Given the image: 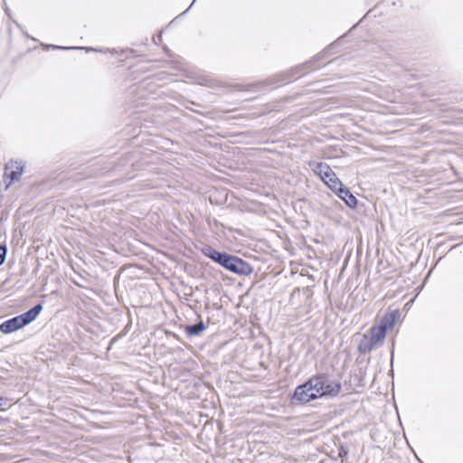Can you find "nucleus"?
<instances>
[{"label":"nucleus","instance_id":"nucleus-19","mask_svg":"<svg viewBox=\"0 0 463 463\" xmlns=\"http://www.w3.org/2000/svg\"><path fill=\"white\" fill-rule=\"evenodd\" d=\"M5 5H6V4H5ZM5 13L9 15V12H10V10H9V8H8L7 6H5Z\"/></svg>","mask_w":463,"mask_h":463},{"label":"nucleus","instance_id":"nucleus-7","mask_svg":"<svg viewBox=\"0 0 463 463\" xmlns=\"http://www.w3.org/2000/svg\"><path fill=\"white\" fill-rule=\"evenodd\" d=\"M24 172V165L22 162H8L5 166L4 179L6 183V188L14 181H17Z\"/></svg>","mask_w":463,"mask_h":463},{"label":"nucleus","instance_id":"nucleus-11","mask_svg":"<svg viewBox=\"0 0 463 463\" xmlns=\"http://www.w3.org/2000/svg\"><path fill=\"white\" fill-rule=\"evenodd\" d=\"M205 323L200 319L196 323L187 326L184 332L188 337L198 336L206 329Z\"/></svg>","mask_w":463,"mask_h":463},{"label":"nucleus","instance_id":"nucleus-2","mask_svg":"<svg viewBox=\"0 0 463 463\" xmlns=\"http://www.w3.org/2000/svg\"><path fill=\"white\" fill-rule=\"evenodd\" d=\"M334 46L329 45L317 55L314 56L310 61H307L302 64H299L290 70V71L275 75L270 77L263 81H259L256 85H264L269 86L272 84H285L286 82L292 81L295 79H298L299 76L298 74H305L307 71L316 70L317 68V62L329 57L331 54V50Z\"/></svg>","mask_w":463,"mask_h":463},{"label":"nucleus","instance_id":"nucleus-12","mask_svg":"<svg viewBox=\"0 0 463 463\" xmlns=\"http://www.w3.org/2000/svg\"><path fill=\"white\" fill-rule=\"evenodd\" d=\"M377 347L378 345H376L368 336L364 335L358 345L357 350L360 354H366Z\"/></svg>","mask_w":463,"mask_h":463},{"label":"nucleus","instance_id":"nucleus-15","mask_svg":"<svg viewBox=\"0 0 463 463\" xmlns=\"http://www.w3.org/2000/svg\"><path fill=\"white\" fill-rule=\"evenodd\" d=\"M7 253V247L4 244H0V266L5 262Z\"/></svg>","mask_w":463,"mask_h":463},{"label":"nucleus","instance_id":"nucleus-20","mask_svg":"<svg viewBox=\"0 0 463 463\" xmlns=\"http://www.w3.org/2000/svg\"><path fill=\"white\" fill-rule=\"evenodd\" d=\"M161 39H162V35L161 34L157 35V40H161Z\"/></svg>","mask_w":463,"mask_h":463},{"label":"nucleus","instance_id":"nucleus-21","mask_svg":"<svg viewBox=\"0 0 463 463\" xmlns=\"http://www.w3.org/2000/svg\"><path fill=\"white\" fill-rule=\"evenodd\" d=\"M335 60H332V61H330L328 62V64H329V63H333V62H335Z\"/></svg>","mask_w":463,"mask_h":463},{"label":"nucleus","instance_id":"nucleus-10","mask_svg":"<svg viewBox=\"0 0 463 463\" xmlns=\"http://www.w3.org/2000/svg\"><path fill=\"white\" fill-rule=\"evenodd\" d=\"M44 49H53V50H85L86 52H110L114 53L116 52L115 49H107L106 51L98 50L93 47H67V46H60L55 44H46L43 46Z\"/></svg>","mask_w":463,"mask_h":463},{"label":"nucleus","instance_id":"nucleus-14","mask_svg":"<svg viewBox=\"0 0 463 463\" xmlns=\"http://www.w3.org/2000/svg\"><path fill=\"white\" fill-rule=\"evenodd\" d=\"M331 183L334 184L330 185L328 188L339 197L340 192L344 191L346 188V186L343 184L340 179H338L337 181H332Z\"/></svg>","mask_w":463,"mask_h":463},{"label":"nucleus","instance_id":"nucleus-8","mask_svg":"<svg viewBox=\"0 0 463 463\" xmlns=\"http://www.w3.org/2000/svg\"><path fill=\"white\" fill-rule=\"evenodd\" d=\"M400 316L401 313L398 309L388 312L381 317L379 324L376 326L380 329H383L384 333H387L388 329H391L395 326Z\"/></svg>","mask_w":463,"mask_h":463},{"label":"nucleus","instance_id":"nucleus-13","mask_svg":"<svg viewBox=\"0 0 463 463\" xmlns=\"http://www.w3.org/2000/svg\"><path fill=\"white\" fill-rule=\"evenodd\" d=\"M339 198L351 209H354L357 206L358 201L356 197L347 187L340 192Z\"/></svg>","mask_w":463,"mask_h":463},{"label":"nucleus","instance_id":"nucleus-16","mask_svg":"<svg viewBox=\"0 0 463 463\" xmlns=\"http://www.w3.org/2000/svg\"><path fill=\"white\" fill-rule=\"evenodd\" d=\"M394 345H395V341H394V339H392V340L391 348H390L391 364H392V363H393V356H394Z\"/></svg>","mask_w":463,"mask_h":463},{"label":"nucleus","instance_id":"nucleus-18","mask_svg":"<svg viewBox=\"0 0 463 463\" xmlns=\"http://www.w3.org/2000/svg\"><path fill=\"white\" fill-rule=\"evenodd\" d=\"M195 1H196V0H194V1H193V3L190 5V6H189V7H188V8H187V9H186V10H185L182 14H186V13H187L191 8H192V6L194 5V2H195Z\"/></svg>","mask_w":463,"mask_h":463},{"label":"nucleus","instance_id":"nucleus-1","mask_svg":"<svg viewBox=\"0 0 463 463\" xmlns=\"http://www.w3.org/2000/svg\"><path fill=\"white\" fill-rule=\"evenodd\" d=\"M204 256L219 264L223 269L239 276H249L252 273L251 265L241 258L229 254L225 251H219L210 245L202 249Z\"/></svg>","mask_w":463,"mask_h":463},{"label":"nucleus","instance_id":"nucleus-5","mask_svg":"<svg viewBox=\"0 0 463 463\" xmlns=\"http://www.w3.org/2000/svg\"><path fill=\"white\" fill-rule=\"evenodd\" d=\"M317 399V395L315 393L312 382L308 379L304 383L296 387L293 394L290 397L291 403L293 404H306L310 401Z\"/></svg>","mask_w":463,"mask_h":463},{"label":"nucleus","instance_id":"nucleus-4","mask_svg":"<svg viewBox=\"0 0 463 463\" xmlns=\"http://www.w3.org/2000/svg\"><path fill=\"white\" fill-rule=\"evenodd\" d=\"M318 398L336 396L342 388L339 381L326 373H317L309 378Z\"/></svg>","mask_w":463,"mask_h":463},{"label":"nucleus","instance_id":"nucleus-3","mask_svg":"<svg viewBox=\"0 0 463 463\" xmlns=\"http://www.w3.org/2000/svg\"><path fill=\"white\" fill-rule=\"evenodd\" d=\"M43 308V302H40L26 312L4 321L0 324V332L11 334L24 327L36 319Z\"/></svg>","mask_w":463,"mask_h":463},{"label":"nucleus","instance_id":"nucleus-17","mask_svg":"<svg viewBox=\"0 0 463 463\" xmlns=\"http://www.w3.org/2000/svg\"><path fill=\"white\" fill-rule=\"evenodd\" d=\"M8 399L0 396V411H5L4 408L7 404Z\"/></svg>","mask_w":463,"mask_h":463},{"label":"nucleus","instance_id":"nucleus-9","mask_svg":"<svg viewBox=\"0 0 463 463\" xmlns=\"http://www.w3.org/2000/svg\"><path fill=\"white\" fill-rule=\"evenodd\" d=\"M364 335L378 346L383 344L386 336V333L383 332V329H380L376 325L371 326L367 333Z\"/></svg>","mask_w":463,"mask_h":463},{"label":"nucleus","instance_id":"nucleus-6","mask_svg":"<svg viewBox=\"0 0 463 463\" xmlns=\"http://www.w3.org/2000/svg\"><path fill=\"white\" fill-rule=\"evenodd\" d=\"M309 165L312 167L314 173L320 176L321 180L327 187L334 184L331 183L332 181H337L339 179L326 163L314 162L310 163Z\"/></svg>","mask_w":463,"mask_h":463}]
</instances>
